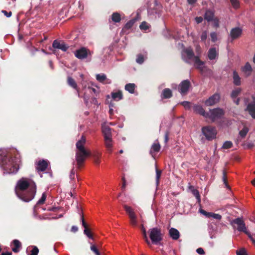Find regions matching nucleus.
<instances>
[{
  "mask_svg": "<svg viewBox=\"0 0 255 255\" xmlns=\"http://www.w3.org/2000/svg\"><path fill=\"white\" fill-rule=\"evenodd\" d=\"M36 191L35 183L31 179L22 178L19 180L15 188L17 196L25 202L31 201Z\"/></svg>",
  "mask_w": 255,
  "mask_h": 255,
  "instance_id": "f257e3e1",
  "label": "nucleus"
},
{
  "mask_svg": "<svg viewBox=\"0 0 255 255\" xmlns=\"http://www.w3.org/2000/svg\"><path fill=\"white\" fill-rule=\"evenodd\" d=\"M20 162V156L18 155L14 158H12L9 155L0 157V164L10 173H15L17 172Z\"/></svg>",
  "mask_w": 255,
  "mask_h": 255,
  "instance_id": "f03ea898",
  "label": "nucleus"
},
{
  "mask_svg": "<svg viewBox=\"0 0 255 255\" xmlns=\"http://www.w3.org/2000/svg\"><path fill=\"white\" fill-rule=\"evenodd\" d=\"M86 141V137L82 136L76 143V160L79 166L82 164L86 158L90 154V151L86 150L84 147Z\"/></svg>",
  "mask_w": 255,
  "mask_h": 255,
  "instance_id": "7ed1b4c3",
  "label": "nucleus"
},
{
  "mask_svg": "<svg viewBox=\"0 0 255 255\" xmlns=\"http://www.w3.org/2000/svg\"><path fill=\"white\" fill-rule=\"evenodd\" d=\"M181 54L184 61L187 63H194L197 68L202 71L203 70L204 63L201 61L198 57L194 55L193 52L190 47L184 49Z\"/></svg>",
  "mask_w": 255,
  "mask_h": 255,
  "instance_id": "20e7f679",
  "label": "nucleus"
},
{
  "mask_svg": "<svg viewBox=\"0 0 255 255\" xmlns=\"http://www.w3.org/2000/svg\"><path fill=\"white\" fill-rule=\"evenodd\" d=\"M231 225L234 229H236L239 232H243L246 234L252 243L255 245V238L249 231L245 223L241 218H238L231 221Z\"/></svg>",
  "mask_w": 255,
  "mask_h": 255,
  "instance_id": "39448f33",
  "label": "nucleus"
},
{
  "mask_svg": "<svg viewBox=\"0 0 255 255\" xmlns=\"http://www.w3.org/2000/svg\"><path fill=\"white\" fill-rule=\"evenodd\" d=\"M149 237L153 244H157L162 240L161 231L157 228L150 229Z\"/></svg>",
  "mask_w": 255,
  "mask_h": 255,
  "instance_id": "423d86ee",
  "label": "nucleus"
},
{
  "mask_svg": "<svg viewBox=\"0 0 255 255\" xmlns=\"http://www.w3.org/2000/svg\"><path fill=\"white\" fill-rule=\"evenodd\" d=\"M202 132L206 138L208 140L214 139L216 137L217 131L215 128L207 126L202 128Z\"/></svg>",
  "mask_w": 255,
  "mask_h": 255,
  "instance_id": "0eeeda50",
  "label": "nucleus"
},
{
  "mask_svg": "<svg viewBox=\"0 0 255 255\" xmlns=\"http://www.w3.org/2000/svg\"><path fill=\"white\" fill-rule=\"evenodd\" d=\"M209 116L207 118L211 119L212 121L221 118L224 114V111L220 108H216L210 110Z\"/></svg>",
  "mask_w": 255,
  "mask_h": 255,
  "instance_id": "6e6552de",
  "label": "nucleus"
},
{
  "mask_svg": "<svg viewBox=\"0 0 255 255\" xmlns=\"http://www.w3.org/2000/svg\"><path fill=\"white\" fill-rule=\"evenodd\" d=\"M124 207L126 212L128 215L130 224L132 226H136L137 224V217L135 214L134 210L130 207L126 205H124Z\"/></svg>",
  "mask_w": 255,
  "mask_h": 255,
  "instance_id": "1a4fd4ad",
  "label": "nucleus"
},
{
  "mask_svg": "<svg viewBox=\"0 0 255 255\" xmlns=\"http://www.w3.org/2000/svg\"><path fill=\"white\" fill-rule=\"evenodd\" d=\"M89 54H91L90 51L85 47H82L75 52V56L81 59L86 58Z\"/></svg>",
  "mask_w": 255,
  "mask_h": 255,
  "instance_id": "9d476101",
  "label": "nucleus"
},
{
  "mask_svg": "<svg viewBox=\"0 0 255 255\" xmlns=\"http://www.w3.org/2000/svg\"><path fill=\"white\" fill-rule=\"evenodd\" d=\"M252 101L247 105V111L251 117L255 119V95L252 96Z\"/></svg>",
  "mask_w": 255,
  "mask_h": 255,
  "instance_id": "9b49d317",
  "label": "nucleus"
},
{
  "mask_svg": "<svg viewBox=\"0 0 255 255\" xmlns=\"http://www.w3.org/2000/svg\"><path fill=\"white\" fill-rule=\"evenodd\" d=\"M249 131V127L245 124L243 125V128L240 130L239 136L236 139L237 143H239L241 141L242 138H244L246 137Z\"/></svg>",
  "mask_w": 255,
  "mask_h": 255,
  "instance_id": "f8f14e48",
  "label": "nucleus"
},
{
  "mask_svg": "<svg viewBox=\"0 0 255 255\" xmlns=\"http://www.w3.org/2000/svg\"><path fill=\"white\" fill-rule=\"evenodd\" d=\"M220 98V95L218 94H215L207 100L205 102V104L207 106H213L219 101Z\"/></svg>",
  "mask_w": 255,
  "mask_h": 255,
  "instance_id": "ddd939ff",
  "label": "nucleus"
},
{
  "mask_svg": "<svg viewBox=\"0 0 255 255\" xmlns=\"http://www.w3.org/2000/svg\"><path fill=\"white\" fill-rule=\"evenodd\" d=\"M190 86V82L188 80H184L179 85V92L182 95L186 94Z\"/></svg>",
  "mask_w": 255,
  "mask_h": 255,
  "instance_id": "4468645a",
  "label": "nucleus"
},
{
  "mask_svg": "<svg viewBox=\"0 0 255 255\" xmlns=\"http://www.w3.org/2000/svg\"><path fill=\"white\" fill-rule=\"evenodd\" d=\"M52 45L54 48L61 49L63 51H66L68 47L64 42L58 41L57 40H54Z\"/></svg>",
  "mask_w": 255,
  "mask_h": 255,
  "instance_id": "2eb2a0df",
  "label": "nucleus"
},
{
  "mask_svg": "<svg viewBox=\"0 0 255 255\" xmlns=\"http://www.w3.org/2000/svg\"><path fill=\"white\" fill-rule=\"evenodd\" d=\"M194 112L196 114H200L206 118H208L209 113L205 112L202 107L200 105H196L193 107Z\"/></svg>",
  "mask_w": 255,
  "mask_h": 255,
  "instance_id": "dca6fc26",
  "label": "nucleus"
},
{
  "mask_svg": "<svg viewBox=\"0 0 255 255\" xmlns=\"http://www.w3.org/2000/svg\"><path fill=\"white\" fill-rule=\"evenodd\" d=\"M102 131L104 137H112L111 130L107 123L102 125Z\"/></svg>",
  "mask_w": 255,
  "mask_h": 255,
  "instance_id": "f3484780",
  "label": "nucleus"
},
{
  "mask_svg": "<svg viewBox=\"0 0 255 255\" xmlns=\"http://www.w3.org/2000/svg\"><path fill=\"white\" fill-rule=\"evenodd\" d=\"M241 70L246 76L248 77L251 75L253 69L251 64L247 62L242 67Z\"/></svg>",
  "mask_w": 255,
  "mask_h": 255,
  "instance_id": "a211bd4d",
  "label": "nucleus"
},
{
  "mask_svg": "<svg viewBox=\"0 0 255 255\" xmlns=\"http://www.w3.org/2000/svg\"><path fill=\"white\" fill-rule=\"evenodd\" d=\"M242 30L239 27L233 28L230 32V35L233 39L238 38L242 34Z\"/></svg>",
  "mask_w": 255,
  "mask_h": 255,
  "instance_id": "6ab92c4d",
  "label": "nucleus"
},
{
  "mask_svg": "<svg viewBox=\"0 0 255 255\" xmlns=\"http://www.w3.org/2000/svg\"><path fill=\"white\" fill-rule=\"evenodd\" d=\"M242 91L241 88H237L233 90L231 93V97L234 100V102L236 104L238 105L239 103V99H237L236 100V98L240 95Z\"/></svg>",
  "mask_w": 255,
  "mask_h": 255,
  "instance_id": "aec40b11",
  "label": "nucleus"
},
{
  "mask_svg": "<svg viewBox=\"0 0 255 255\" xmlns=\"http://www.w3.org/2000/svg\"><path fill=\"white\" fill-rule=\"evenodd\" d=\"M11 247L13 252L17 253L19 251V249L21 247V244L18 240H14L11 244Z\"/></svg>",
  "mask_w": 255,
  "mask_h": 255,
  "instance_id": "412c9836",
  "label": "nucleus"
},
{
  "mask_svg": "<svg viewBox=\"0 0 255 255\" xmlns=\"http://www.w3.org/2000/svg\"><path fill=\"white\" fill-rule=\"evenodd\" d=\"M47 166H48V161L47 160H40L38 162L36 168L38 171H44L46 169V168L47 167Z\"/></svg>",
  "mask_w": 255,
  "mask_h": 255,
  "instance_id": "4be33fe9",
  "label": "nucleus"
},
{
  "mask_svg": "<svg viewBox=\"0 0 255 255\" xmlns=\"http://www.w3.org/2000/svg\"><path fill=\"white\" fill-rule=\"evenodd\" d=\"M26 252L28 255H37L39 250L36 246H29L27 248Z\"/></svg>",
  "mask_w": 255,
  "mask_h": 255,
  "instance_id": "5701e85b",
  "label": "nucleus"
},
{
  "mask_svg": "<svg viewBox=\"0 0 255 255\" xmlns=\"http://www.w3.org/2000/svg\"><path fill=\"white\" fill-rule=\"evenodd\" d=\"M111 97L113 100L119 101L122 99L123 95L121 91H118L117 92H112L111 93Z\"/></svg>",
  "mask_w": 255,
  "mask_h": 255,
  "instance_id": "b1692460",
  "label": "nucleus"
},
{
  "mask_svg": "<svg viewBox=\"0 0 255 255\" xmlns=\"http://www.w3.org/2000/svg\"><path fill=\"white\" fill-rule=\"evenodd\" d=\"M218 55V52L215 48L209 49L208 52V57L210 60L215 59Z\"/></svg>",
  "mask_w": 255,
  "mask_h": 255,
  "instance_id": "393cba45",
  "label": "nucleus"
},
{
  "mask_svg": "<svg viewBox=\"0 0 255 255\" xmlns=\"http://www.w3.org/2000/svg\"><path fill=\"white\" fill-rule=\"evenodd\" d=\"M169 234L173 240H177L179 237V232L175 228H172L169 230Z\"/></svg>",
  "mask_w": 255,
  "mask_h": 255,
  "instance_id": "a878e982",
  "label": "nucleus"
},
{
  "mask_svg": "<svg viewBox=\"0 0 255 255\" xmlns=\"http://www.w3.org/2000/svg\"><path fill=\"white\" fill-rule=\"evenodd\" d=\"M233 82L236 85L239 86L241 84V78L236 71L233 72Z\"/></svg>",
  "mask_w": 255,
  "mask_h": 255,
  "instance_id": "bb28decb",
  "label": "nucleus"
},
{
  "mask_svg": "<svg viewBox=\"0 0 255 255\" xmlns=\"http://www.w3.org/2000/svg\"><path fill=\"white\" fill-rule=\"evenodd\" d=\"M205 19L208 21H211L214 18V11L211 10H208L206 11L205 16Z\"/></svg>",
  "mask_w": 255,
  "mask_h": 255,
  "instance_id": "cd10ccee",
  "label": "nucleus"
},
{
  "mask_svg": "<svg viewBox=\"0 0 255 255\" xmlns=\"http://www.w3.org/2000/svg\"><path fill=\"white\" fill-rule=\"evenodd\" d=\"M82 225L85 228L84 233V234L89 238L93 239L92 234L90 233V231L87 229V225L84 222L83 217H82L81 218Z\"/></svg>",
  "mask_w": 255,
  "mask_h": 255,
  "instance_id": "c85d7f7f",
  "label": "nucleus"
},
{
  "mask_svg": "<svg viewBox=\"0 0 255 255\" xmlns=\"http://www.w3.org/2000/svg\"><path fill=\"white\" fill-rule=\"evenodd\" d=\"M105 145L108 150L111 151L112 147V137H104Z\"/></svg>",
  "mask_w": 255,
  "mask_h": 255,
  "instance_id": "c756f323",
  "label": "nucleus"
},
{
  "mask_svg": "<svg viewBox=\"0 0 255 255\" xmlns=\"http://www.w3.org/2000/svg\"><path fill=\"white\" fill-rule=\"evenodd\" d=\"M160 148V146L158 143H154L151 148L150 153L152 154V156H153V154L154 153L157 152L159 151Z\"/></svg>",
  "mask_w": 255,
  "mask_h": 255,
  "instance_id": "7c9ffc66",
  "label": "nucleus"
},
{
  "mask_svg": "<svg viewBox=\"0 0 255 255\" xmlns=\"http://www.w3.org/2000/svg\"><path fill=\"white\" fill-rule=\"evenodd\" d=\"M189 189L191 192L192 193V194L195 196V197L197 199L198 202H200V196L198 191L195 189L193 186H190Z\"/></svg>",
  "mask_w": 255,
  "mask_h": 255,
  "instance_id": "2f4dec72",
  "label": "nucleus"
},
{
  "mask_svg": "<svg viewBox=\"0 0 255 255\" xmlns=\"http://www.w3.org/2000/svg\"><path fill=\"white\" fill-rule=\"evenodd\" d=\"M145 58H146V53H145L144 54H139L137 55L136 61L138 64H142L144 62Z\"/></svg>",
  "mask_w": 255,
  "mask_h": 255,
  "instance_id": "473e14b6",
  "label": "nucleus"
},
{
  "mask_svg": "<svg viewBox=\"0 0 255 255\" xmlns=\"http://www.w3.org/2000/svg\"><path fill=\"white\" fill-rule=\"evenodd\" d=\"M172 96V92L169 89H165L162 94V97L169 98Z\"/></svg>",
  "mask_w": 255,
  "mask_h": 255,
  "instance_id": "72a5a7b5",
  "label": "nucleus"
},
{
  "mask_svg": "<svg viewBox=\"0 0 255 255\" xmlns=\"http://www.w3.org/2000/svg\"><path fill=\"white\" fill-rule=\"evenodd\" d=\"M125 89L130 93H133L135 89V85L134 84H128L125 86Z\"/></svg>",
  "mask_w": 255,
  "mask_h": 255,
  "instance_id": "f704fd0d",
  "label": "nucleus"
},
{
  "mask_svg": "<svg viewBox=\"0 0 255 255\" xmlns=\"http://www.w3.org/2000/svg\"><path fill=\"white\" fill-rule=\"evenodd\" d=\"M96 79L100 82H103L107 79V77L104 74H98L96 76Z\"/></svg>",
  "mask_w": 255,
  "mask_h": 255,
  "instance_id": "c9c22d12",
  "label": "nucleus"
},
{
  "mask_svg": "<svg viewBox=\"0 0 255 255\" xmlns=\"http://www.w3.org/2000/svg\"><path fill=\"white\" fill-rule=\"evenodd\" d=\"M141 231L142 232L143 237H144V239L145 240V242H146V243L148 245H150V242H149V241L148 239V238H147V234H146V230H145V229L143 225H141Z\"/></svg>",
  "mask_w": 255,
  "mask_h": 255,
  "instance_id": "e433bc0d",
  "label": "nucleus"
},
{
  "mask_svg": "<svg viewBox=\"0 0 255 255\" xmlns=\"http://www.w3.org/2000/svg\"><path fill=\"white\" fill-rule=\"evenodd\" d=\"M112 19L114 22H119L121 20L120 14L117 12L114 13L112 15Z\"/></svg>",
  "mask_w": 255,
  "mask_h": 255,
  "instance_id": "4c0bfd02",
  "label": "nucleus"
},
{
  "mask_svg": "<svg viewBox=\"0 0 255 255\" xmlns=\"http://www.w3.org/2000/svg\"><path fill=\"white\" fill-rule=\"evenodd\" d=\"M68 83L70 86H71L73 88L76 89L77 84H76L75 81H74V80L72 78H71V77L68 78Z\"/></svg>",
  "mask_w": 255,
  "mask_h": 255,
  "instance_id": "58836bf2",
  "label": "nucleus"
},
{
  "mask_svg": "<svg viewBox=\"0 0 255 255\" xmlns=\"http://www.w3.org/2000/svg\"><path fill=\"white\" fill-rule=\"evenodd\" d=\"M161 174V171L156 167V183L157 186L159 184Z\"/></svg>",
  "mask_w": 255,
  "mask_h": 255,
  "instance_id": "ea45409f",
  "label": "nucleus"
},
{
  "mask_svg": "<svg viewBox=\"0 0 255 255\" xmlns=\"http://www.w3.org/2000/svg\"><path fill=\"white\" fill-rule=\"evenodd\" d=\"M141 30L146 31L149 28V25L146 22H142L139 26Z\"/></svg>",
  "mask_w": 255,
  "mask_h": 255,
  "instance_id": "a19ab883",
  "label": "nucleus"
},
{
  "mask_svg": "<svg viewBox=\"0 0 255 255\" xmlns=\"http://www.w3.org/2000/svg\"><path fill=\"white\" fill-rule=\"evenodd\" d=\"M233 146V143L231 141H225L223 146H222V148H224V149H229V148H230L232 147Z\"/></svg>",
  "mask_w": 255,
  "mask_h": 255,
  "instance_id": "79ce46f5",
  "label": "nucleus"
},
{
  "mask_svg": "<svg viewBox=\"0 0 255 255\" xmlns=\"http://www.w3.org/2000/svg\"><path fill=\"white\" fill-rule=\"evenodd\" d=\"M234 8L237 9L240 7V2L238 0H230Z\"/></svg>",
  "mask_w": 255,
  "mask_h": 255,
  "instance_id": "37998d69",
  "label": "nucleus"
},
{
  "mask_svg": "<svg viewBox=\"0 0 255 255\" xmlns=\"http://www.w3.org/2000/svg\"><path fill=\"white\" fill-rule=\"evenodd\" d=\"M111 97L110 95L107 96V98L106 100V102L107 104H109V108H114V104L112 102L111 100H110Z\"/></svg>",
  "mask_w": 255,
  "mask_h": 255,
  "instance_id": "c03bdc74",
  "label": "nucleus"
},
{
  "mask_svg": "<svg viewBox=\"0 0 255 255\" xmlns=\"http://www.w3.org/2000/svg\"><path fill=\"white\" fill-rule=\"evenodd\" d=\"M210 36L211 38V40L213 42H215L218 40V35L217 34L216 32H212L210 34Z\"/></svg>",
  "mask_w": 255,
  "mask_h": 255,
  "instance_id": "a18cd8bd",
  "label": "nucleus"
},
{
  "mask_svg": "<svg viewBox=\"0 0 255 255\" xmlns=\"http://www.w3.org/2000/svg\"><path fill=\"white\" fill-rule=\"evenodd\" d=\"M244 146L245 148H252L255 146V144L252 142H248L245 144H244Z\"/></svg>",
  "mask_w": 255,
  "mask_h": 255,
  "instance_id": "49530a36",
  "label": "nucleus"
},
{
  "mask_svg": "<svg viewBox=\"0 0 255 255\" xmlns=\"http://www.w3.org/2000/svg\"><path fill=\"white\" fill-rule=\"evenodd\" d=\"M209 217H212V218L217 219V220H220L222 218V216L218 214L210 213Z\"/></svg>",
  "mask_w": 255,
  "mask_h": 255,
  "instance_id": "de8ad7c7",
  "label": "nucleus"
},
{
  "mask_svg": "<svg viewBox=\"0 0 255 255\" xmlns=\"http://www.w3.org/2000/svg\"><path fill=\"white\" fill-rule=\"evenodd\" d=\"M46 196L45 195V193H43L42 195V197H41V198L38 200V201L37 202V204H43L45 199H46Z\"/></svg>",
  "mask_w": 255,
  "mask_h": 255,
  "instance_id": "09e8293b",
  "label": "nucleus"
},
{
  "mask_svg": "<svg viewBox=\"0 0 255 255\" xmlns=\"http://www.w3.org/2000/svg\"><path fill=\"white\" fill-rule=\"evenodd\" d=\"M237 255H248L246 251L244 249H242L237 251Z\"/></svg>",
  "mask_w": 255,
  "mask_h": 255,
  "instance_id": "8fccbe9b",
  "label": "nucleus"
},
{
  "mask_svg": "<svg viewBox=\"0 0 255 255\" xmlns=\"http://www.w3.org/2000/svg\"><path fill=\"white\" fill-rule=\"evenodd\" d=\"M90 248L91 251H92L96 255H101L95 245H92Z\"/></svg>",
  "mask_w": 255,
  "mask_h": 255,
  "instance_id": "3c124183",
  "label": "nucleus"
},
{
  "mask_svg": "<svg viewBox=\"0 0 255 255\" xmlns=\"http://www.w3.org/2000/svg\"><path fill=\"white\" fill-rule=\"evenodd\" d=\"M211 21H213V25L215 27H218L219 26V21L217 18L214 17Z\"/></svg>",
  "mask_w": 255,
  "mask_h": 255,
  "instance_id": "603ef678",
  "label": "nucleus"
},
{
  "mask_svg": "<svg viewBox=\"0 0 255 255\" xmlns=\"http://www.w3.org/2000/svg\"><path fill=\"white\" fill-rule=\"evenodd\" d=\"M207 37V31H204L201 35V39L202 41H205Z\"/></svg>",
  "mask_w": 255,
  "mask_h": 255,
  "instance_id": "864d4df0",
  "label": "nucleus"
},
{
  "mask_svg": "<svg viewBox=\"0 0 255 255\" xmlns=\"http://www.w3.org/2000/svg\"><path fill=\"white\" fill-rule=\"evenodd\" d=\"M200 212L203 215L206 216V217H209V215L210 213V212H207L204 210L200 209Z\"/></svg>",
  "mask_w": 255,
  "mask_h": 255,
  "instance_id": "5fc2aeb1",
  "label": "nucleus"
},
{
  "mask_svg": "<svg viewBox=\"0 0 255 255\" xmlns=\"http://www.w3.org/2000/svg\"><path fill=\"white\" fill-rule=\"evenodd\" d=\"M196 252L199 255H204L205 254L204 250L201 248L197 249Z\"/></svg>",
  "mask_w": 255,
  "mask_h": 255,
  "instance_id": "6e6d98bb",
  "label": "nucleus"
},
{
  "mask_svg": "<svg viewBox=\"0 0 255 255\" xmlns=\"http://www.w3.org/2000/svg\"><path fill=\"white\" fill-rule=\"evenodd\" d=\"M223 182L226 185V187H228L227 183V179L226 177V172L225 171H223Z\"/></svg>",
  "mask_w": 255,
  "mask_h": 255,
  "instance_id": "4d7b16f0",
  "label": "nucleus"
},
{
  "mask_svg": "<svg viewBox=\"0 0 255 255\" xmlns=\"http://www.w3.org/2000/svg\"><path fill=\"white\" fill-rule=\"evenodd\" d=\"M133 24V21H130L128 22L127 23L125 27L127 28H129L130 27H131L132 26Z\"/></svg>",
  "mask_w": 255,
  "mask_h": 255,
  "instance_id": "13d9d810",
  "label": "nucleus"
},
{
  "mask_svg": "<svg viewBox=\"0 0 255 255\" xmlns=\"http://www.w3.org/2000/svg\"><path fill=\"white\" fill-rule=\"evenodd\" d=\"M183 106L186 109L189 108L190 106V103L188 102H184L182 103Z\"/></svg>",
  "mask_w": 255,
  "mask_h": 255,
  "instance_id": "bf43d9fd",
  "label": "nucleus"
},
{
  "mask_svg": "<svg viewBox=\"0 0 255 255\" xmlns=\"http://www.w3.org/2000/svg\"><path fill=\"white\" fill-rule=\"evenodd\" d=\"M2 13H3L4 14V15L7 17H9L10 16H11V12H7L5 10H2Z\"/></svg>",
  "mask_w": 255,
  "mask_h": 255,
  "instance_id": "052dcab7",
  "label": "nucleus"
},
{
  "mask_svg": "<svg viewBox=\"0 0 255 255\" xmlns=\"http://www.w3.org/2000/svg\"><path fill=\"white\" fill-rule=\"evenodd\" d=\"M195 20L197 23H199L203 21V18L202 17H197L195 18Z\"/></svg>",
  "mask_w": 255,
  "mask_h": 255,
  "instance_id": "680f3d73",
  "label": "nucleus"
},
{
  "mask_svg": "<svg viewBox=\"0 0 255 255\" xmlns=\"http://www.w3.org/2000/svg\"><path fill=\"white\" fill-rule=\"evenodd\" d=\"M78 227L76 226H72V227L71 228V231L74 233L78 231Z\"/></svg>",
  "mask_w": 255,
  "mask_h": 255,
  "instance_id": "e2e57ef3",
  "label": "nucleus"
},
{
  "mask_svg": "<svg viewBox=\"0 0 255 255\" xmlns=\"http://www.w3.org/2000/svg\"><path fill=\"white\" fill-rule=\"evenodd\" d=\"M109 114L110 115H112L114 114V108H109Z\"/></svg>",
  "mask_w": 255,
  "mask_h": 255,
  "instance_id": "0e129e2a",
  "label": "nucleus"
},
{
  "mask_svg": "<svg viewBox=\"0 0 255 255\" xmlns=\"http://www.w3.org/2000/svg\"><path fill=\"white\" fill-rule=\"evenodd\" d=\"M1 255H12V253L11 252H5L2 253Z\"/></svg>",
  "mask_w": 255,
  "mask_h": 255,
  "instance_id": "69168bd1",
  "label": "nucleus"
},
{
  "mask_svg": "<svg viewBox=\"0 0 255 255\" xmlns=\"http://www.w3.org/2000/svg\"><path fill=\"white\" fill-rule=\"evenodd\" d=\"M196 1V0H188V2L190 4H193Z\"/></svg>",
  "mask_w": 255,
  "mask_h": 255,
  "instance_id": "338daca9",
  "label": "nucleus"
},
{
  "mask_svg": "<svg viewBox=\"0 0 255 255\" xmlns=\"http://www.w3.org/2000/svg\"><path fill=\"white\" fill-rule=\"evenodd\" d=\"M252 184L255 186V178L251 181Z\"/></svg>",
  "mask_w": 255,
  "mask_h": 255,
  "instance_id": "774afa93",
  "label": "nucleus"
}]
</instances>
